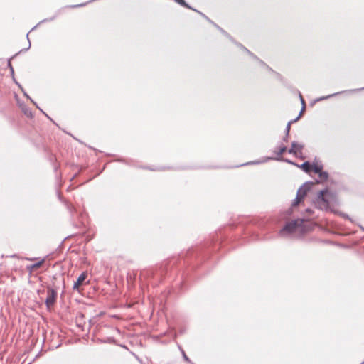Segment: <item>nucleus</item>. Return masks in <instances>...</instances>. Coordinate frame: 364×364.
<instances>
[{"mask_svg": "<svg viewBox=\"0 0 364 364\" xmlns=\"http://www.w3.org/2000/svg\"><path fill=\"white\" fill-rule=\"evenodd\" d=\"M331 198H332V193L328 188L321 190L314 201L315 206L318 209L327 210L329 208Z\"/></svg>", "mask_w": 364, "mask_h": 364, "instance_id": "f257e3e1", "label": "nucleus"}, {"mask_svg": "<svg viewBox=\"0 0 364 364\" xmlns=\"http://www.w3.org/2000/svg\"><path fill=\"white\" fill-rule=\"evenodd\" d=\"M313 184V182L307 181L299 187L297 190L296 198L292 203V206L298 205L299 203L303 200L307 192L310 191Z\"/></svg>", "mask_w": 364, "mask_h": 364, "instance_id": "f03ea898", "label": "nucleus"}, {"mask_svg": "<svg viewBox=\"0 0 364 364\" xmlns=\"http://www.w3.org/2000/svg\"><path fill=\"white\" fill-rule=\"evenodd\" d=\"M303 222V220H294L286 223L283 228L279 231V235L283 236L285 233L291 234L294 232L296 228L301 226Z\"/></svg>", "mask_w": 364, "mask_h": 364, "instance_id": "7ed1b4c3", "label": "nucleus"}, {"mask_svg": "<svg viewBox=\"0 0 364 364\" xmlns=\"http://www.w3.org/2000/svg\"><path fill=\"white\" fill-rule=\"evenodd\" d=\"M57 298V291L51 287H48V296L46 299L45 303L47 308H50L53 306L55 301Z\"/></svg>", "mask_w": 364, "mask_h": 364, "instance_id": "20e7f679", "label": "nucleus"}, {"mask_svg": "<svg viewBox=\"0 0 364 364\" xmlns=\"http://www.w3.org/2000/svg\"><path fill=\"white\" fill-rule=\"evenodd\" d=\"M304 149V145L298 144L296 141H292L291 147L288 150L289 154L294 155L295 156H300L301 151Z\"/></svg>", "mask_w": 364, "mask_h": 364, "instance_id": "39448f33", "label": "nucleus"}, {"mask_svg": "<svg viewBox=\"0 0 364 364\" xmlns=\"http://www.w3.org/2000/svg\"><path fill=\"white\" fill-rule=\"evenodd\" d=\"M87 277V272H84L80 274L76 282H74L73 289L79 291V287L83 284Z\"/></svg>", "mask_w": 364, "mask_h": 364, "instance_id": "423d86ee", "label": "nucleus"}, {"mask_svg": "<svg viewBox=\"0 0 364 364\" xmlns=\"http://www.w3.org/2000/svg\"><path fill=\"white\" fill-rule=\"evenodd\" d=\"M287 151V146L282 144L279 149L278 151H274L273 153L276 154L275 156L269 157L268 159L272 160H276V161H280L282 159L283 157H282V154L284 153Z\"/></svg>", "mask_w": 364, "mask_h": 364, "instance_id": "0eeeda50", "label": "nucleus"}, {"mask_svg": "<svg viewBox=\"0 0 364 364\" xmlns=\"http://www.w3.org/2000/svg\"><path fill=\"white\" fill-rule=\"evenodd\" d=\"M362 90H364V87L358 88V89L349 90H346V91H341V92H336V93H333V94H331V95H328L327 96L321 97L317 99L316 101H321V100H326V99H328V98H330L331 97H333V96H336V95H340V94H342V93H344V92H351V93H353V92H358V91Z\"/></svg>", "mask_w": 364, "mask_h": 364, "instance_id": "6e6552de", "label": "nucleus"}, {"mask_svg": "<svg viewBox=\"0 0 364 364\" xmlns=\"http://www.w3.org/2000/svg\"><path fill=\"white\" fill-rule=\"evenodd\" d=\"M44 262H45V259L43 258L34 264L27 265L26 269L28 271H29L31 273V272H32V271L33 269L41 267Z\"/></svg>", "mask_w": 364, "mask_h": 364, "instance_id": "1a4fd4ad", "label": "nucleus"}, {"mask_svg": "<svg viewBox=\"0 0 364 364\" xmlns=\"http://www.w3.org/2000/svg\"><path fill=\"white\" fill-rule=\"evenodd\" d=\"M95 342H97V343H110V344H113V343H116V340L114 339V338L109 336V337H107V338H97L95 339Z\"/></svg>", "mask_w": 364, "mask_h": 364, "instance_id": "9d476101", "label": "nucleus"}, {"mask_svg": "<svg viewBox=\"0 0 364 364\" xmlns=\"http://www.w3.org/2000/svg\"><path fill=\"white\" fill-rule=\"evenodd\" d=\"M18 55V53L14 55L11 58L8 59V63H7V66L8 68H9V70H10V73H11V75L12 76V77L14 78V82H16V80L14 78V68L11 65V60L14 58L16 55Z\"/></svg>", "mask_w": 364, "mask_h": 364, "instance_id": "9b49d317", "label": "nucleus"}, {"mask_svg": "<svg viewBox=\"0 0 364 364\" xmlns=\"http://www.w3.org/2000/svg\"><path fill=\"white\" fill-rule=\"evenodd\" d=\"M234 43H235L238 47H240L241 49H242L243 50H245L250 56H251L253 59H257V57L254 55L251 51H250L247 48H245V46H243L241 43H237V42H233Z\"/></svg>", "mask_w": 364, "mask_h": 364, "instance_id": "f8f14e48", "label": "nucleus"}, {"mask_svg": "<svg viewBox=\"0 0 364 364\" xmlns=\"http://www.w3.org/2000/svg\"><path fill=\"white\" fill-rule=\"evenodd\" d=\"M296 166L302 168L305 172H309L311 168V164L309 161H304L301 165L296 164Z\"/></svg>", "mask_w": 364, "mask_h": 364, "instance_id": "ddd939ff", "label": "nucleus"}, {"mask_svg": "<svg viewBox=\"0 0 364 364\" xmlns=\"http://www.w3.org/2000/svg\"><path fill=\"white\" fill-rule=\"evenodd\" d=\"M214 26L217 28L225 37L229 38L232 42H235V40L232 38V37L225 30H223L222 28H220L218 25L214 24Z\"/></svg>", "mask_w": 364, "mask_h": 364, "instance_id": "4468645a", "label": "nucleus"}, {"mask_svg": "<svg viewBox=\"0 0 364 364\" xmlns=\"http://www.w3.org/2000/svg\"><path fill=\"white\" fill-rule=\"evenodd\" d=\"M311 168L313 169L315 173L318 174L320 172L323 171V166L313 163V164L311 165Z\"/></svg>", "mask_w": 364, "mask_h": 364, "instance_id": "2eb2a0df", "label": "nucleus"}, {"mask_svg": "<svg viewBox=\"0 0 364 364\" xmlns=\"http://www.w3.org/2000/svg\"><path fill=\"white\" fill-rule=\"evenodd\" d=\"M56 18V16H53L50 18H45V19H43L41 20L37 25H36L34 27H33V28L29 31V33L32 31H33L34 29H36L37 28V26L41 24V23H45V22H48V21H53L55 18Z\"/></svg>", "mask_w": 364, "mask_h": 364, "instance_id": "dca6fc26", "label": "nucleus"}, {"mask_svg": "<svg viewBox=\"0 0 364 364\" xmlns=\"http://www.w3.org/2000/svg\"><path fill=\"white\" fill-rule=\"evenodd\" d=\"M255 60H257L262 67H264L269 71L274 73V70L269 66H268L263 60L259 59L258 58L257 59Z\"/></svg>", "mask_w": 364, "mask_h": 364, "instance_id": "f3484780", "label": "nucleus"}, {"mask_svg": "<svg viewBox=\"0 0 364 364\" xmlns=\"http://www.w3.org/2000/svg\"><path fill=\"white\" fill-rule=\"evenodd\" d=\"M176 2H177L178 4H180L182 6H184L186 8H188L189 9H193L190 5H188L185 0H175Z\"/></svg>", "mask_w": 364, "mask_h": 364, "instance_id": "a211bd4d", "label": "nucleus"}, {"mask_svg": "<svg viewBox=\"0 0 364 364\" xmlns=\"http://www.w3.org/2000/svg\"><path fill=\"white\" fill-rule=\"evenodd\" d=\"M318 175L323 181H326L328 178V173L327 171H322Z\"/></svg>", "mask_w": 364, "mask_h": 364, "instance_id": "6ab92c4d", "label": "nucleus"}, {"mask_svg": "<svg viewBox=\"0 0 364 364\" xmlns=\"http://www.w3.org/2000/svg\"><path fill=\"white\" fill-rule=\"evenodd\" d=\"M16 84L18 85V86L21 89V90L23 92V95L26 97L28 99H29L34 105H36V102L30 97V96L26 92H24L21 85L18 82H16Z\"/></svg>", "mask_w": 364, "mask_h": 364, "instance_id": "aec40b11", "label": "nucleus"}, {"mask_svg": "<svg viewBox=\"0 0 364 364\" xmlns=\"http://www.w3.org/2000/svg\"><path fill=\"white\" fill-rule=\"evenodd\" d=\"M181 351L182 353V355H183V358L184 359V360L188 362L189 363H191V360L189 359V358L186 355L185 351L181 348Z\"/></svg>", "mask_w": 364, "mask_h": 364, "instance_id": "412c9836", "label": "nucleus"}, {"mask_svg": "<svg viewBox=\"0 0 364 364\" xmlns=\"http://www.w3.org/2000/svg\"><path fill=\"white\" fill-rule=\"evenodd\" d=\"M299 99H300V101H301V105L303 106V109H306V102H305V100H304L302 95H301L300 92H299Z\"/></svg>", "mask_w": 364, "mask_h": 364, "instance_id": "4be33fe9", "label": "nucleus"}, {"mask_svg": "<svg viewBox=\"0 0 364 364\" xmlns=\"http://www.w3.org/2000/svg\"><path fill=\"white\" fill-rule=\"evenodd\" d=\"M67 208L69 210V212L71 214V215H73V212L75 211V208L73 205H70V204H67Z\"/></svg>", "mask_w": 364, "mask_h": 364, "instance_id": "5701e85b", "label": "nucleus"}, {"mask_svg": "<svg viewBox=\"0 0 364 364\" xmlns=\"http://www.w3.org/2000/svg\"><path fill=\"white\" fill-rule=\"evenodd\" d=\"M28 34H29V33H28L27 35H26V38H27V39L28 41V48H26L24 49L21 50L19 51V53H21V52H26V51H27L31 48V43H30V41H29V38H28Z\"/></svg>", "mask_w": 364, "mask_h": 364, "instance_id": "b1692460", "label": "nucleus"}, {"mask_svg": "<svg viewBox=\"0 0 364 364\" xmlns=\"http://www.w3.org/2000/svg\"><path fill=\"white\" fill-rule=\"evenodd\" d=\"M281 161H284L289 164H292V165L296 166V164L295 162H294L288 159L282 158V159Z\"/></svg>", "mask_w": 364, "mask_h": 364, "instance_id": "393cba45", "label": "nucleus"}, {"mask_svg": "<svg viewBox=\"0 0 364 364\" xmlns=\"http://www.w3.org/2000/svg\"><path fill=\"white\" fill-rule=\"evenodd\" d=\"M23 112H24V114H25L27 117H32V112H31V111L30 109H23Z\"/></svg>", "mask_w": 364, "mask_h": 364, "instance_id": "a878e982", "label": "nucleus"}, {"mask_svg": "<svg viewBox=\"0 0 364 364\" xmlns=\"http://www.w3.org/2000/svg\"><path fill=\"white\" fill-rule=\"evenodd\" d=\"M291 122H288L287 126H286V128H285V134H289V131H290V127H291Z\"/></svg>", "mask_w": 364, "mask_h": 364, "instance_id": "bb28decb", "label": "nucleus"}, {"mask_svg": "<svg viewBox=\"0 0 364 364\" xmlns=\"http://www.w3.org/2000/svg\"><path fill=\"white\" fill-rule=\"evenodd\" d=\"M301 117V113H299V115L294 119L289 121V122H291V124H293L296 122H297Z\"/></svg>", "mask_w": 364, "mask_h": 364, "instance_id": "cd10ccee", "label": "nucleus"}, {"mask_svg": "<svg viewBox=\"0 0 364 364\" xmlns=\"http://www.w3.org/2000/svg\"><path fill=\"white\" fill-rule=\"evenodd\" d=\"M193 10L195 11L196 12L198 13L205 19H208V17L205 14H204L203 13H202V12H200V11H199L195 9H193Z\"/></svg>", "mask_w": 364, "mask_h": 364, "instance_id": "c85d7f7f", "label": "nucleus"}, {"mask_svg": "<svg viewBox=\"0 0 364 364\" xmlns=\"http://www.w3.org/2000/svg\"><path fill=\"white\" fill-rule=\"evenodd\" d=\"M257 164H259V162L258 161H250V162H248V163H245L244 164H241V165L237 166V167L242 166H244V165Z\"/></svg>", "mask_w": 364, "mask_h": 364, "instance_id": "c756f323", "label": "nucleus"}, {"mask_svg": "<svg viewBox=\"0 0 364 364\" xmlns=\"http://www.w3.org/2000/svg\"><path fill=\"white\" fill-rule=\"evenodd\" d=\"M288 137H289V134H285V135L284 136V137L282 139L283 141L287 142L288 141Z\"/></svg>", "mask_w": 364, "mask_h": 364, "instance_id": "7c9ffc66", "label": "nucleus"}, {"mask_svg": "<svg viewBox=\"0 0 364 364\" xmlns=\"http://www.w3.org/2000/svg\"><path fill=\"white\" fill-rule=\"evenodd\" d=\"M306 212L309 213H311L313 211L310 208H306Z\"/></svg>", "mask_w": 364, "mask_h": 364, "instance_id": "2f4dec72", "label": "nucleus"}, {"mask_svg": "<svg viewBox=\"0 0 364 364\" xmlns=\"http://www.w3.org/2000/svg\"><path fill=\"white\" fill-rule=\"evenodd\" d=\"M208 22H210V23H212L213 26L214 24H216L215 23H214L213 21H212L209 18L208 19H206Z\"/></svg>", "mask_w": 364, "mask_h": 364, "instance_id": "473e14b6", "label": "nucleus"}, {"mask_svg": "<svg viewBox=\"0 0 364 364\" xmlns=\"http://www.w3.org/2000/svg\"><path fill=\"white\" fill-rule=\"evenodd\" d=\"M151 170L152 171H161V170H164V168H151Z\"/></svg>", "mask_w": 364, "mask_h": 364, "instance_id": "72a5a7b5", "label": "nucleus"}, {"mask_svg": "<svg viewBox=\"0 0 364 364\" xmlns=\"http://www.w3.org/2000/svg\"><path fill=\"white\" fill-rule=\"evenodd\" d=\"M27 260H30V261H33V260H36V257H33V258H26Z\"/></svg>", "mask_w": 364, "mask_h": 364, "instance_id": "f704fd0d", "label": "nucleus"}, {"mask_svg": "<svg viewBox=\"0 0 364 364\" xmlns=\"http://www.w3.org/2000/svg\"><path fill=\"white\" fill-rule=\"evenodd\" d=\"M41 111L44 114V115H46L48 118H49L50 120H52L47 114L46 113H45L42 109H41Z\"/></svg>", "mask_w": 364, "mask_h": 364, "instance_id": "c9c22d12", "label": "nucleus"}, {"mask_svg": "<svg viewBox=\"0 0 364 364\" xmlns=\"http://www.w3.org/2000/svg\"><path fill=\"white\" fill-rule=\"evenodd\" d=\"M305 109H303V106L301 107V109L299 113H301V115L303 114V112Z\"/></svg>", "mask_w": 364, "mask_h": 364, "instance_id": "e433bc0d", "label": "nucleus"}, {"mask_svg": "<svg viewBox=\"0 0 364 364\" xmlns=\"http://www.w3.org/2000/svg\"><path fill=\"white\" fill-rule=\"evenodd\" d=\"M360 228L364 232V227H363L362 225H360Z\"/></svg>", "mask_w": 364, "mask_h": 364, "instance_id": "4c0bfd02", "label": "nucleus"}, {"mask_svg": "<svg viewBox=\"0 0 364 364\" xmlns=\"http://www.w3.org/2000/svg\"><path fill=\"white\" fill-rule=\"evenodd\" d=\"M343 217H346V218H348V215H344V214H343Z\"/></svg>", "mask_w": 364, "mask_h": 364, "instance_id": "58836bf2", "label": "nucleus"}, {"mask_svg": "<svg viewBox=\"0 0 364 364\" xmlns=\"http://www.w3.org/2000/svg\"><path fill=\"white\" fill-rule=\"evenodd\" d=\"M115 330L118 332H119V330L118 328H115Z\"/></svg>", "mask_w": 364, "mask_h": 364, "instance_id": "ea45409f", "label": "nucleus"}, {"mask_svg": "<svg viewBox=\"0 0 364 364\" xmlns=\"http://www.w3.org/2000/svg\"><path fill=\"white\" fill-rule=\"evenodd\" d=\"M36 105H37L36 104ZM36 107L38 108V109H40V110H41V107H38V106H36Z\"/></svg>", "mask_w": 364, "mask_h": 364, "instance_id": "a19ab883", "label": "nucleus"}, {"mask_svg": "<svg viewBox=\"0 0 364 364\" xmlns=\"http://www.w3.org/2000/svg\"><path fill=\"white\" fill-rule=\"evenodd\" d=\"M360 364H364V360Z\"/></svg>", "mask_w": 364, "mask_h": 364, "instance_id": "79ce46f5", "label": "nucleus"}, {"mask_svg": "<svg viewBox=\"0 0 364 364\" xmlns=\"http://www.w3.org/2000/svg\"><path fill=\"white\" fill-rule=\"evenodd\" d=\"M191 364H195V363H193V362H191Z\"/></svg>", "mask_w": 364, "mask_h": 364, "instance_id": "37998d69", "label": "nucleus"}]
</instances>
